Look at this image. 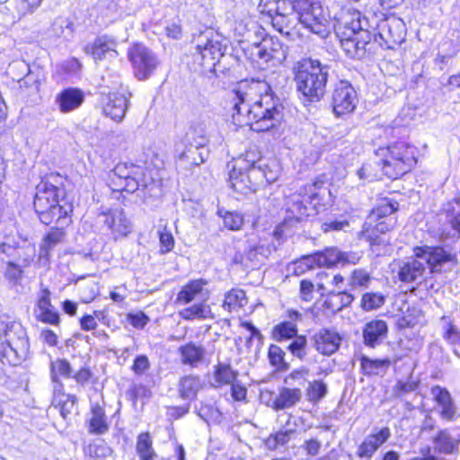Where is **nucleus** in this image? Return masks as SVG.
Masks as SVG:
<instances>
[{"label":"nucleus","instance_id":"1","mask_svg":"<svg viewBox=\"0 0 460 460\" xmlns=\"http://www.w3.org/2000/svg\"><path fill=\"white\" fill-rule=\"evenodd\" d=\"M253 93V87L247 82L238 83L232 90L234 123L240 127L250 126L257 132L279 127L283 119V105L279 99L266 93L250 103Z\"/></svg>","mask_w":460,"mask_h":460},{"label":"nucleus","instance_id":"2","mask_svg":"<svg viewBox=\"0 0 460 460\" xmlns=\"http://www.w3.org/2000/svg\"><path fill=\"white\" fill-rule=\"evenodd\" d=\"M33 208L40 221L49 226L54 222L66 223L73 211L71 204H60L65 196L64 181L58 172L45 175L36 185Z\"/></svg>","mask_w":460,"mask_h":460},{"label":"nucleus","instance_id":"3","mask_svg":"<svg viewBox=\"0 0 460 460\" xmlns=\"http://www.w3.org/2000/svg\"><path fill=\"white\" fill-rule=\"evenodd\" d=\"M196 45L186 56L187 64L190 70L197 73L211 72L216 76L229 71L226 61L230 57L226 56L227 44L219 36L208 37L200 35L196 40Z\"/></svg>","mask_w":460,"mask_h":460},{"label":"nucleus","instance_id":"4","mask_svg":"<svg viewBox=\"0 0 460 460\" xmlns=\"http://www.w3.org/2000/svg\"><path fill=\"white\" fill-rule=\"evenodd\" d=\"M330 66L319 59L303 58L293 66L296 90L310 102H320L326 93Z\"/></svg>","mask_w":460,"mask_h":460},{"label":"nucleus","instance_id":"5","mask_svg":"<svg viewBox=\"0 0 460 460\" xmlns=\"http://www.w3.org/2000/svg\"><path fill=\"white\" fill-rule=\"evenodd\" d=\"M415 153L413 146L403 141L395 142L378 149L376 155L382 157L376 164L387 178L398 179L410 172L417 163Z\"/></svg>","mask_w":460,"mask_h":460},{"label":"nucleus","instance_id":"6","mask_svg":"<svg viewBox=\"0 0 460 460\" xmlns=\"http://www.w3.org/2000/svg\"><path fill=\"white\" fill-rule=\"evenodd\" d=\"M292 10L298 22L321 39H326L332 31L331 19L319 0H291Z\"/></svg>","mask_w":460,"mask_h":460},{"label":"nucleus","instance_id":"7","mask_svg":"<svg viewBox=\"0 0 460 460\" xmlns=\"http://www.w3.org/2000/svg\"><path fill=\"white\" fill-rule=\"evenodd\" d=\"M369 29L375 41L386 49H394L404 41L406 31L402 20L395 16H386L380 13V16L373 15L372 21H368Z\"/></svg>","mask_w":460,"mask_h":460},{"label":"nucleus","instance_id":"8","mask_svg":"<svg viewBox=\"0 0 460 460\" xmlns=\"http://www.w3.org/2000/svg\"><path fill=\"white\" fill-rule=\"evenodd\" d=\"M0 345V358L12 366L20 365L29 354V340L25 330L16 323L7 324Z\"/></svg>","mask_w":460,"mask_h":460},{"label":"nucleus","instance_id":"9","mask_svg":"<svg viewBox=\"0 0 460 460\" xmlns=\"http://www.w3.org/2000/svg\"><path fill=\"white\" fill-rule=\"evenodd\" d=\"M323 181H315L306 187L307 193L305 196L295 197L291 206L288 208V217L285 218V224L294 226L295 223L302 222L309 217L313 211H316L318 205H321L323 199L321 190Z\"/></svg>","mask_w":460,"mask_h":460},{"label":"nucleus","instance_id":"10","mask_svg":"<svg viewBox=\"0 0 460 460\" xmlns=\"http://www.w3.org/2000/svg\"><path fill=\"white\" fill-rule=\"evenodd\" d=\"M358 260V257L355 253L343 252L337 248L331 247L325 249L324 251L317 252L314 254L304 257L295 268V273H303L305 271V269L303 268L304 265L306 267V269H311L314 267V265L320 267H333L338 263L355 264Z\"/></svg>","mask_w":460,"mask_h":460},{"label":"nucleus","instance_id":"11","mask_svg":"<svg viewBox=\"0 0 460 460\" xmlns=\"http://www.w3.org/2000/svg\"><path fill=\"white\" fill-rule=\"evenodd\" d=\"M414 255L425 261L431 273H443L451 271L457 264L456 253L447 251L441 246L416 247Z\"/></svg>","mask_w":460,"mask_h":460},{"label":"nucleus","instance_id":"12","mask_svg":"<svg viewBox=\"0 0 460 460\" xmlns=\"http://www.w3.org/2000/svg\"><path fill=\"white\" fill-rule=\"evenodd\" d=\"M134 74L139 80L147 79L157 69L160 61L151 49L144 44L136 43L128 50Z\"/></svg>","mask_w":460,"mask_h":460},{"label":"nucleus","instance_id":"13","mask_svg":"<svg viewBox=\"0 0 460 460\" xmlns=\"http://www.w3.org/2000/svg\"><path fill=\"white\" fill-rule=\"evenodd\" d=\"M289 48L279 38L271 36L262 41H252V52L259 61L282 64L288 58Z\"/></svg>","mask_w":460,"mask_h":460},{"label":"nucleus","instance_id":"14","mask_svg":"<svg viewBox=\"0 0 460 460\" xmlns=\"http://www.w3.org/2000/svg\"><path fill=\"white\" fill-rule=\"evenodd\" d=\"M358 103V94L352 84L346 80H341L334 84L331 105L336 117L351 113Z\"/></svg>","mask_w":460,"mask_h":460},{"label":"nucleus","instance_id":"15","mask_svg":"<svg viewBox=\"0 0 460 460\" xmlns=\"http://www.w3.org/2000/svg\"><path fill=\"white\" fill-rule=\"evenodd\" d=\"M230 187L236 192L246 194L248 192H256L261 185L260 181L251 177V168H246L242 164L236 169V164L233 165L229 172Z\"/></svg>","mask_w":460,"mask_h":460},{"label":"nucleus","instance_id":"16","mask_svg":"<svg viewBox=\"0 0 460 460\" xmlns=\"http://www.w3.org/2000/svg\"><path fill=\"white\" fill-rule=\"evenodd\" d=\"M281 168L275 157H263L258 162L256 167L251 168V177L261 185L270 184L278 180Z\"/></svg>","mask_w":460,"mask_h":460},{"label":"nucleus","instance_id":"17","mask_svg":"<svg viewBox=\"0 0 460 460\" xmlns=\"http://www.w3.org/2000/svg\"><path fill=\"white\" fill-rule=\"evenodd\" d=\"M312 341L319 353L330 356L339 349L341 337L335 331L322 329L312 336Z\"/></svg>","mask_w":460,"mask_h":460},{"label":"nucleus","instance_id":"18","mask_svg":"<svg viewBox=\"0 0 460 460\" xmlns=\"http://www.w3.org/2000/svg\"><path fill=\"white\" fill-rule=\"evenodd\" d=\"M388 326L385 321L374 319L367 322L362 330L363 342L367 347L376 348L387 338Z\"/></svg>","mask_w":460,"mask_h":460},{"label":"nucleus","instance_id":"19","mask_svg":"<svg viewBox=\"0 0 460 460\" xmlns=\"http://www.w3.org/2000/svg\"><path fill=\"white\" fill-rule=\"evenodd\" d=\"M391 437L389 428L384 427L378 432L370 434L365 438L363 442L358 446L357 456L359 458L369 460L377 449L385 443Z\"/></svg>","mask_w":460,"mask_h":460},{"label":"nucleus","instance_id":"20","mask_svg":"<svg viewBox=\"0 0 460 460\" xmlns=\"http://www.w3.org/2000/svg\"><path fill=\"white\" fill-rule=\"evenodd\" d=\"M430 394L439 408V416L445 420L452 421L457 414V408L450 393L444 387L434 385Z\"/></svg>","mask_w":460,"mask_h":460},{"label":"nucleus","instance_id":"21","mask_svg":"<svg viewBox=\"0 0 460 460\" xmlns=\"http://www.w3.org/2000/svg\"><path fill=\"white\" fill-rule=\"evenodd\" d=\"M362 23L368 24V17L364 16L360 18V16H358V19L352 20L345 26L344 31H337L341 39L340 41L342 49L346 52L347 56L351 58H354L357 54L355 50V35L358 29H362Z\"/></svg>","mask_w":460,"mask_h":460},{"label":"nucleus","instance_id":"22","mask_svg":"<svg viewBox=\"0 0 460 460\" xmlns=\"http://www.w3.org/2000/svg\"><path fill=\"white\" fill-rule=\"evenodd\" d=\"M208 281L204 279H198L189 281L177 294L176 304L187 305L201 296L204 300L208 297V291L205 288Z\"/></svg>","mask_w":460,"mask_h":460},{"label":"nucleus","instance_id":"23","mask_svg":"<svg viewBox=\"0 0 460 460\" xmlns=\"http://www.w3.org/2000/svg\"><path fill=\"white\" fill-rule=\"evenodd\" d=\"M84 93L76 87H68L56 96V103L62 113H68L78 109L84 102Z\"/></svg>","mask_w":460,"mask_h":460},{"label":"nucleus","instance_id":"24","mask_svg":"<svg viewBox=\"0 0 460 460\" xmlns=\"http://www.w3.org/2000/svg\"><path fill=\"white\" fill-rule=\"evenodd\" d=\"M419 259L420 258L415 255V257H411L400 263L397 275L402 282L413 283L422 278L426 267L424 262L420 261Z\"/></svg>","mask_w":460,"mask_h":460},{"label":"nucleus","instance_id":"25","mask_svg":"<svg viewBox=\"0 0 460 460\" xmlns=\"http://www.w3.org/2000/svg\"><path fill=\"white\" fill-rule=\"evenodd\" d=\"M16 69L24 74L22 77L17 79L20 88H25L31 93H38L40 86V72L31 71L30 66L24 61H16L9 66V73Z\"/></svg>","mask_w":460,"mask_h":460},{"label":"nucleus","instance_id":"26","mask_svg":"<svg viewBox=\"0 0 460 460\" xmlns=\"http://www.w3.org/2000/svg\"><path fill=\"white\" fill-rule=\"evenodd\" d=\"M0 252L6 255L11 261L22 262L24 267L30 265L31 258L25 252V247L13 238L5 237L0 242Z\"/></svg>","mask_w":460,"mask_h":460},{"label":"nucleus","instance_id":"27","mask_svg":"<svg viewBox=\"0 0 460 460\" xmlns=\"http://www.w3.org/2000/svg\"><path fill=\"white\" fill-rule=\"evenodd\" d=\"M272 27L281 34L289 36L299 23L296 13L289 6L288 11L279 12L270 20Z\"/></svg>","mask_w":460,"mask_h":460},{"label":"nucleus","instance_id":"28","mask_svg":"<svg viewBox=\"0 0 460 460\" xmlns=\"http://www.w3.org/2000/svg\"><path fill=\"white\" fill-rule=\"evenodd\" d=\"M130 173L120 174V181H117V192L133 193L138 189L144 169L139 165L130 164Z\"/></svg>","mask_w":460,"mask_h":460},{"label":"nucleus","instance_id":"29","mask_svg":"<svg viewBox=\"0 0 460 460\" xmlns=\"http://www.w3.org/2000/svg\"><path fill=\"white\" fill-rule=\"evenodd\" d=\"M302 394L299 387H283L273 402V408L276 411L291 408L301 401Z\"/></svg>","mask_w":460,"mask_h":460},{"label":"nucleus","instance_id":"30","mask_svg":"<svg viewBox=\"0 0 460 460\" xmlns=\"http://www.w3.org/2000/svg\"><path fill=\"white\" fill-rule=\"evenodd\" d=\"M69 222L70 219L68 218L66 223H57L59 226L51 228V230L45 235L40 247V258L49 259L51 250L62 242L65 234L62 229L64 226L67 225Z\"/></svg>","mask_w":460,"mask_h":460},{"label":"nucleus","instance_id":"31","mask_svg":"<svg viewBox=\"0 0 460 460\" xmlns=\"http://www.w3.org/2000/svg\"><path fill=\"white\" fill-rule=\"evenodd\" d=\"M460 438H454L447 429L439 430L433 438L435 450L443 454H453L458 449Z\"/></svg>","mask_w":460,"mask_h":460},{"label":"nucleus","instance_id":"32","mask_svg":"<svg viewBox=\"0 0 460 460\" xmlns=\"http://www.w3.org/2000/svg\"><path fill=\"white\" fill-rule=\"evenodd\" d=\"M183 142L187 147H204L208 142L205 125L192 123L185 133Z\"/></svg>","mask_w":460,"mask_h":460},{"label":"nucleus","instance_id":"33","mask_svg":"<svg viewBox=\"0 0 460 460\" xmlns=\"http://www.w3.org/2000/svg\"><path fill=\"white\" fill-rule=\"evenodd\" d=\"M394 226V221L393 218L380 219L373 222L372 226H365V232L372 245H379L385 243V241L380 238L378 234H385L390 231Z\"/></svg>","mask_w":460,"mask_h":460},{"label":"nucleus","instance_id":"34","mask_svg":"<svg viewBox=\"0 0 460 460\" xmlns=\"http://www.w3.org/2000/svg\"><path fill=\"white\" fill-rule=\"evenodd\" d=\"M179 352L182 364L196 367L202 361L205 355V349L200 345L189 342L186 345L181 346Z\"/></svg>","mask_w":460,"mask_h":460},{"label":"nucleus","instance_id":"35","mask_svg":"<svg viewBox=\"0 0 460 460\" xmlns=\"http://www.w3.org/2000/svg\"><path fill=\"white\" fill-rule=\"evenodd\" d=\"M87 422L89 432L92 434L101 435L108 431L109 426L104 411L99 405L92 407Z\"/></svg>","mask_w":460,"mask_h":460},{"label":"nucleus","instance_id":"36","mask_svg":"<svg viewBox=\"0 0 460 460\" xmlns=\"http://www.w3.org/2000/svg\"><path fill=\"white\" fill-rule=\"evenodd\" d=\"M115 51V40L107 35L99 36L91 46V53L94 59L102 60L107 55L112 57Z\"/></svg>","mask_w":460,"mask_h":460},{"label":"nucleus","instance_id":"37","mask_svg":"<svg viewBox=\"0 0 460 460\" xmlns=\"http://www.w3.org/2000/svg\"><path fill=\"white\" fill-rule=\"evenodd\" d=\"M179 315L187 321H193L195 319L204 320L212 317L211 309L205 302L183 308L179 312Z\"/></svg>","mask_w":460,"mask_h":460},{"label":"nucleus","instance_id":"38","mask_svg":"<svg viewBox=\"0 0 460 460\" xmlns=\"http://www.w3.org/2000/svg\"><path fill=\"white\" fill-rule=\"evenodd\" d=\"M397 209L398 203L396 201L393 199H385L382 204L371 211V214L368 216L365 226H372L373 222L378 221L380 219L389 218L388 216L392 215Z\"/></svg>","mask_w":460,"mask_h":460},{"label":"nucleus","instance_id":"39","mask_svg":"<svg viewBox=\"0 0 460 460\" xmlns=\"http://www.w3.org/2000/svg\"><path fill=\"white\" fill-rule=\"evenodd\" d=\"M288 10L289 4L286 0H261L258 4L259 13L266 15L270 20L278 13Z\"/></svg>","mask_w":460,"mask_h":460},{"label":"nucleus","instance_id":"40","mask_svg":"<svg viewBox=\"0 0 460 460\" xmlns=\"http://www.w3.org/2000/svg\"><path fill=\"white\" fill-rule=\"evenodd\" d=\"M136 450L139 460H157V455L153 448V441L148 433H141L137 437Z\"/></svg>","mask_w":460,"mask_h":460},{"label":"nucleus","instance_id":"41","mask_svg":"<svg viewBox=\"0 0 460 460\" xmlns=\"http://www.w3.org/2000/svg\"><path fill=\"white\" fill-rule=\"evenodd\" d=\"M199 388L200 381L198 376H186L180 380L179 392L182 399L191 400L195 398Z\"/></svg>","mask_w":460,"mask_h":460},{"label":"nucleus","instance_id":"42","mask_svg":"<svg viewBox=\"0 0 460 460\" xmlns=\"http://www.w3.org/2000/svg\"><path fill=\"white\" fill-rule=\"evenodd\" d=\"M355 50L357 52L354 58L361 59L367 51V47L370 44L373 38L372 31L365 23H362V29H358L355 35Z\"/></svg>","mask_w":460,"mask_h":460},{"label":"nucleus","instance_id":"43","mask_svg":"<svg viewBox=\"0 0 460 460\" xmlns=\"http://www.w3.org/2000/svg\"><path fill=\"white\" fill-rule=\"evenodd\" d=\"M298 329L295 323L290 321L282 322L275 325L272 329V338L278 342L287 340H292L297 336Z\"/></svg>","mask_w":460,"mask_h":460},{"label":"nucleus","instance_id":"44","mask_svg":"<svg viewBox=\"0 0 460 460\" xmlns=\"http://www.w3.org/2000/svg\"><path fill=\"white\" fill-rule=\"evenodd\" d=\"M389 365V359H371L367 356L360 358V367L366 376L379 375Z\"/></svg>","mask_w":460,"mask_h":460},{"label":"nucleus","instance_id":"45","mask_svg":"<svg viewBox=\"0 0 460 460\" xmlns=\"http://www.w3.org/2000/svg\"><path fill=\"white\" fill-rule=\"evenodd\" d=\"M94 315L85 314L80 319V324L81 328L84 331H90L97 328V323L95 321V318L98 319V321L102 323L103 325L107 326L111 332V333H113L114 329L111 328L110 324V319L107 316L106 311H94Z\"/></svg>","mask_w":460,"mask_h":460},{"label":"nucleus","instance_id":"46","mask_svg":"<svg viewBox=\"0 0 460 460\" xmlns=\"http://www.w3.org/2000/svg\"><path fill=\"white\" fill-rule=\"evenodd\" d=\"M442 210L446 215V222L452 231V236L460 238V210L456 211L452 202L444 204Z\"/></svg>","mask_w":460,"mask_h":460},{"label":"nucleus","instance_id":"47","mask_svg":"<svg viewBox=\"0 0 460 460\" xmlns=\"http://www.w3.org/2000/svg\"><path fill=\"white\" fill-rule=\"evenodd\" d=\"M82 65L78 59L71 58L56 65V73L63 79H67L79 75Z\"/></svg>","mask_w":460,"mask_h":460},{"label":"nucleus","instance_id":"48","mask_svg":"<svg viewBox=\"0 0 460 460\" xmlns=\"http://www.w3.org/2000/svg\"><path fill=\"white\" fill-rule=\"evenodd\" d=\"M247 304L245 292L243 289L233 288L225 295L223 306L228 311L243 307Z\"/></svg>","mask_w":460,"mask_h":460},{"label":"nucleus","instance_id":"49","mask_svg":"<svg viewBox=\"0 0 460 460\" xmlns=\"http://www.w3.org/2000/svg\"><path fill=\"white\" fill-rule=\"evenodd\" d=\"M331 296V298L325 301V305L328 308H332L333 311L337 312L349 306L354 300V296L345 290L336 293L332 292Z\"/></svg>","mask_w":460,"mask_h":460},{"label":"nucleus","instance_id":"50","mask_svg":"<svg viewBox=\"0 0 460 460\" xmlns=\"http://www.w3.org/2000/svg\"><path fill=\"white\" fill-rule=\"evenodd\" d=\"M76 397L70 394H62L58 398H54L52 405L55 409H58L61 417L67 420L69 415L75 409Z\"/></svg>","mask_w":460,"mask_h":460},{"label":"nucleus","instance_id":"51","mask_svg":"<svg viewBox=\"0 0 460 460\" xmlns=\"http://www.w3.org/2000/svg\"><path fill=\"white\" fill-rule=\"evenodd\" d=\"M287 349L300 360H305L308 355L307 339L305 335H297L292 339Z\"/></svg>","mask_w":460,"mask_h":460},{"label":"nucleus","instance_id":"52","mask_svg":"<svg viewBox=\"0 0 460 460\" xmlns=\"http://www.w3.org/2000/svg\"><path fill=\"white\" fill-rule=\"evenodd\" d=\"M238 376V372L232 369L229 364H221L216 366L214 373L215 381L218 385L229 384L232 385L235 382Z\"/></svg>","mask_w":460,"mask_h":460},{"label":"nucleus","instance_id":"53","mask_svg":"<svg viewBox=\"0 0 460 460\" xmlns=\"http://www.w3.org/2000/svg\"><path fill=\"white\" fill-rule=\"evenodd\" d=\"M201 147H187L180 155L179 161L186 168L192 165H199L204 162L202 153L199 151Z\"/></svg>","mask_w":460,"mask_h":460},{"label":"nucleus","instance_id":"54","mask_svg":"<svg viewBox=\"0 0 460 460\" xmlns=\"http://www.w3.org/2000/svg\"><path fill=\"white\" fill-rule=\"evenodd\" d=\"M217 214L223 218L225 226L230 230L237 231L243 225V216L239 212L219 208Z\"/></svg>","mask_w":460,"mask_h":460},{"label":"nucleus","instance_id":"55","mask_svg":"<svg viewBox=\"0 0 460 460\" xmlns=\"http://www.w3.org/2000/svg\"><path fill=\"white\" fill-rule=\"evenodd\" d=\"M294 433L293 429H281L274 434H270L265 440V446L270 450H275L279 446H285L288 444Z\"/></svg>","mask_w":460,"mask_h":460},{"label":"nucleus","instance_id":"56","mask_svg":"<svg viewBox=\"0 0 460 460\" xmlns=\"http://www.w3.org/2000/svg\"><path fill=\"white\" fill-rule=\"evenodd\" d=\"M385 302V296L381 293H366L361 298V307L364 311H372L381 307Z\"/></svg>","mask_w":460,"mask_h":460},{"label":"nucleus","instance_id":"57","mask_svg":"<svg viewBox=\"0 0 460 460\" xmlns=\"http://www.w3.org/2000/svg\"><path fill=\"white\" fill-rule=\"evenodd\" d=\"M131 93L128 91L127 87H124L122 84L119 85V90L117 91V109L119 107H122V112L121 115L117 114V122H120L131 105L130 98H131Z\"/></svg>","mask_w":460,"mask_h":460},{"label":"nucleus","instance_id":"58","mask_svg":"<svg viewBox=\"0 0 460 460\" xmlns=\"http://www.w3.org/2000/svg\"><path fill=\"white\" fill-rule=\"evenodd\" d=\"M307 397L312 402L322 400L327 394V385L322 380H314L308 383Z\"/></svg>","mask_w":460,"mask_h":460},{"label":"nucleus","instance_id":"59","mask_svg":"<svg viewBox=\"0 0 460 460\" xmlns=\"http://www.w3.org/2000/svg\"><path fill=\"white\" fill-rule=\"evenodd\" d=\"M260 159H263V156L261 155V153L254 146L247 150L245 154H243L235 161V164L238 167H240V165L242 164L243 166H246V168H253L256 167V165H258V162Z\"/></svg>","mask_w":460,"mask_h":460},{"label":"nucleus","instance_id":"60","mask_svg":"<svg viewBox=\"0 0 460 460\" xmlns=\"http://www.w3.org/2000/svg\"><path fill=\"white\" fill-rule=\"evenodd\" d=\"M20 262L16 261H9L6 263V268L4 270V278L13 285H17L19 281L22 278L23 270L22 267H24L23 264L20 265Z\"/></svg>","mask_w":460,"mask_h":460},{"label":"nucleus","instance_id":"61","mask_svg":"<svg viewBox=\"0 0 460 460\" xmlns=\"http://www.w3.org/2000/svg\"><path fill=\"white\" fill-rule=\"evenodd\" d=\"M51 372L55 373L52 375V380L57 381L56 374L69 378L73 376L75 370L66 359L62 358L51 363Z\"/></svg>","mask_w":460,"mask_h":460},{"label":"nucleus","instance_id":"62","mask_svg":"<svg viewBox=\"0 0 460 460\" xmlns=\"http://www.w3.org/2000/svg\"><path fill=\"white\" fill-rule=\"evenodd\" d=\"M286 353L285 351L278 345H270L269 348V359L272 366L276 367L279 369H287L288 367V364H287L284 360Z\"/></svg>","mask_w":460,"mask_h":460},{"label":"nucleus","instance_id":"63","mask_svg":"<svg viewBox=\"0 0 460 460\" xmlns=\"http://www.w3.org/2000/svg\"><path fill=\"white\" fill-rule=\"evenodd\" d=\"M370 281V276L368 272L363 269L354 270L349 276V284L351 289L357 288H367Z\"/></svg>","mask_w":460,"mask_h":460},{"label":"nucleus","instance_id":"64","mask_svg":"<svg viewBox=\"0 0 460 460\" xmlns=\"http://www.w3.org/2000/svg\"><path fill=\"white\" fill-rule=\"evenodd\" d=\"M441 320L446 322L443 338L451 344L460 345V330L449 320L448 317L443 316Z\"/></svg>","mask_w":460,"mask_h":460}]
</instances>
